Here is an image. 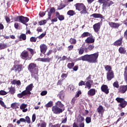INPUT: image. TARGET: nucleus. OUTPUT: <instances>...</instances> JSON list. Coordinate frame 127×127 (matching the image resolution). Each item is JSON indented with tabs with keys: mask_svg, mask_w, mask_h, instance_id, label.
I'll return each instance as SVG.
<instances>
[{
	"mask_svg": "<svg viewBox=\"0 0 127 127\" xmlns=\"http://www.w3.org/2000/svg\"><path fill=\"white\" fill-rule=\"evenodd\" d=\"M29 71L31 72H38V67L36 64L34 63H31L29 65L28 68Z\"/></svg>",
	"mask_w": 127,
	"mask_h": 127,
	"instance_id": "nucleus-6",
	"label": "nucleus"
},
{
	"mask_svg": "<svg viewBox=\"0 0 127 127\" xmlns=\"http://www.w3.org/2000/svg\"><path fill=\"white\" fill-rule=\"evenodd\" d=\"M95 47V46L93 45H89L88 46V47L87 48V50H93V49H94V48Z\"/></svg>",
	"mask_w": 127,
	"mask_h": 127,
	"instance_id": "nucleus-44",
	"label": "nucleus"
},
{
	"mask_svg": "<svg viewBox=\"0 0 127 127\" xmlns=\"http://www.w3.org/2000/svg\"><path fill=\"white\" fill-rule=\"evenodd\" d=\"M47 91H43L41 93V96H45V95H47Z\"/></svg>",
	"mask_w": 127,
	"mask_h": 127,
	"instance_id": "nucleus-55",
	"label": "nucleus"
},
{
	"mask_svg": "<svg viewBox=\"0 0 127 127\" xmlns=\"http://www.w3.org/2000/svg\"><path fill=\"white\" fill-rule=\"evenodd\" d=\"M8 92H6L4 90H0V95L1 96H4L5 95H6L7 94Z\"/></svg>",
	"mask_w": 127,
	"mask_h": 127,
	"instance_id": "nucleus-45",
	"label": "nucleus"
},
{
	"mask_svg": "<svg viewBox=\"0 0 127 127\" xmlns=\"http://www.w3.org/2000/svg\"><path fill=\"white\" fill-rule=\"evenodd\" d=\"M69 42L71 44H76V43L77 42V41H76V39L71 38L69 40Z\"/></svg>",
	"mask_w": 127,
	"mask_h": 127,
	"instance_id": "nucleus-42",
	"label": "nucleus"
},
{
	"mask_svg": "<svg viewBox=\"0 0 127 127\" xmlns=\"http://www.w3.org/2000/svg\"><path fill=\"white\" fill-rule=\"evenodd\" d=\"M67 14L68 15H70V16H73V15H75V14H76V13L75 12V11L73 10H69L67 11Z\"/></svg>",
	"mask_w": 127,
	"mask_h": 127,
	"instance_id": "nucleus-27",
	"label": "nucleus"
},
{
	"mask_svg": "<svg viewBox=\"0 0 127 127\" xmlns=\"http://www.w3.org/2000/svg\"><path fill=\"white\" fill-rule=\"evenodd\" d=\"M81 60L82 61H86V55L81 56L76 59V61H81Z\"/></svg>",
	"mask_w": 127,
	"mask_h": 127,
	"instance_id": "nucleus-29",
	"label": "nucleus"
},
{
	"mask_svg": "<svg viewBox=\"0 0 127 127\" xmlns=\"http://www.w3.org/2000/svg\"><path fill=\"white\" fill-rule=\"evenodd\" d=\"M40 48L41 53H43V54H44L47 50V46L45 44L41 45L40 46Z\"/></svg>",
	"mask_w": 127,
	"mask_h": 127,
	"instance_id": "nucleus-14",
	"label": "nucleus"
},
{
	"mask_svg": "<svg viewBox=\"0 0 127 127\" xmlns=\"http://www.w3.org/2000/svg\"><path fill=\"white\" fill-rule=\"evenodd\" d=\"M87 10L86 9V6L83 8L80 12V13L81 14H86V13H87Z\"/></svg>",
	"mask_w": 127,
	"mask_h": 127,
	"instance_id": "nucleus-36",
	"label": "nucleus"
},
{
	"mask_svg": "<svg viewBox=\"0 0 127 127\" xmlns=\"http://www.w3.org/2000/svg\"><path fill=\"white\" fill-rule=\"evenodd\" d=\"M28 51H30L31 55L30 56H33V54H34V51H33V49H30V48H27V49Z\"/></svg>",
	"mask_w": 127,
	"mask_h": 127,
	"instance_id": "nucleus-41",
	"label": "nucleus"
},
{
	"mask_svg": "<svg viewBox=\"0 0 127 127\" xmlns=\"http://www.w3.org/2000/svg\"><path fill=\"white\" fill-rule=\"evenodd\" d=\"M55 12V8L54 7H52L50 9V12H48L49 19H50V17L51 16V13Z\"/></svg>",
	"mask_w": 127,
	"mask_h": 127,
	"instance_id": "nucleus-28",
	"label": "nucleus"
},
{
	"mask_svg": "<svg viewBox=\"0 0 127 127\" xmlns=\"http://www.w3.org/2000/svg\"><path fill=\"white\" fill-rule=\"evenodd\" d=\"M78 65H75L74 68H73V71H77L78 70Z\"/></svg>",
	"mask_w": 127,
	"mask_h": 127,
	"instance_id": "nucleus-63",
	"label": "nucleus"
},
{
	"mask_svg": "<svg viewBox=\"0 0 127 127\" xmlns=\"http://www.w3.org/2000/svg\"><path fill=\"white\" fill-rule=\"evenodd\" d=\"M97 112L99 113V114H101V115L103 114L104 112H105V110H104V108L102 106H99V107L97 109Z\"/></svg>",
	"mask_w": 127,
	"mask_h": 127,
	"instance_id": "nucleus-24",
	"label": "nucleus"
},
{
	"mask_svg": "<svg viewBox=\"0 0 127 127\" xmlns=\"http://www.w3.org/2000/svg\"><path fill=\"white\" fill-rule=\"evenodd\" d=\"M26 94V91H23L21 93H19L17 94L18 98H22L23 96H25Z\"/></svg>",
	"mask_w": 127,
	"mask_h": 127,
	"instance_id": "nucleus-31",
	"label": "nucleus"
},
{
	"mask_svg": "<svg viewBox=\"0 0 127 127\" xmlns=\"http://www.w3.org/2000/svg\"><path fill=\"white\" fill-rule=\"evenodd\" d=\"M92 16L95 18H103V15L98 13H94L92 15Z\"/></svg>",
	"mask_w": 127,
	"mask_h": 127,
	"instance_id": "nucleus-23",
	"label": "nucleus"
},
{
	"mask_svg": "<svg viewBox=\"0 0 127 127\" xmlns=\"http://www.w3.org/2000/svg\"><path fill=\"white\" fill-rule=\"evenodd\" d=\"M17 105L16 103H13L11 105V107L12 109H18V106Z\"/></svg>",
	"mask_w": 127,
	"mask_h": 127,
	"instance_id": "nucleus-35",
	"label": "nucleus"
},
{
	"mask_svg": "<svg viewBox=\"0 0 127 127\" xmlns=\"http://www.w3.org/2000/svg\"><path fill=\"white\" fill-rule=\"evenodd\" d=\"M74 65H75V64H74V63H68L67 64V67L69 69H72L73 67H74Z\"/></svg>",
	"mask_w": 127,
	"mask_h": 127,
	"instance_id": "nucleus-34",
	"label": "nucleus"
},
{
	"mask_svg": "<svg viewBox=\"0 0 127 127\" xmlns=\"http://www.w3.org/2000/svg\"><path fill=\"white\" fill-rule=\"evenodd\" d=\"M13 70H15V72H18L19 73L21 70H22V65L21 64H17L14 65L13 67Z\"/></svg>",
	"mask_w": 127,
	"mask_h": 127,
	"instance_id": "nucleus-11",
	"label": "nucleus"
},
{
	"mask_svg": "<svg viewBox=\"0 0 127 127\" xmlns=\"http://www.w3.org/2000/svg\"><path fill=\"white\" fill-rule=\"evenodd\" d=\"M58 17L59 20H64V16L62 15H60Z\"/></svg>",
	"mask_w": 127,
	"mask_h": 127,
	"instance_id": "nucleus-53",
	"label": "nucleus"
},
{
	"mask_svg": "<svg viewBox=\"0 0 127 127\" xmlns=\"http://www.w3.org/2000/svg\"><path fill=\"white\" fill-rule=\"evenodd\" d=\"M85 121H86V124H90V123H91V117H86Z\"/></svg>",
	"mask_w": 127,
	"mask_h": 127,
	"instance_id": "nucleus-47",
	"label": "nucleus"
},
{
	"mask_svg": "<svg viewBox=\"0 0 127 127\" xmlns=\"http://www.w3.org/2000/svg\"><path fill=\"white\" fill-rule=\"evenodd\" d=\"M64 98V94H60V99L61 100H63Z\"/></svg>",
	"mask_w": 127,
	"mask_h": 127,
	"instance_id": "nucleus-60",
	"label": "nucleus"
},
{
	"mask_svg": "<svg viewBox=\"0 0 127 127\" xmlns=\"http://www.w3.org/2000/svg\"><path fill=\"white\" fill-rule=\"evenodd\" d=\"M26 107H27V105L23 103L21 105L20 107V109H21V110H23L24 109H25V108H26Z\"/></svg>",
	"mask_w": 127,
	"mask_h": 127,
	"instance_id": "nucleus-46",
	"label": "nucleus"
},
{
	"mask_svg": "<svg viewBox=\"0 0 127 127\" xmlns=\"http://www.w3.org/2000/svg\"><path fill=\"white\" fill-rule=\"evenodd\" d=\"M119 91L122 94H125V92H127V85H123L121 86Z\"/></svg>",
	"mask_w": 127,
	"mask_h": 127,
	"instance_id": "nucleus-19",
	"label": "nucleus"
},
{
	"mask_svg": "<svg viewBox=\"0 0 127 127\" xmlns=\"http://www.w3.org/2000/svg\"><path fill=\"white\" fill-rule=\"evenodd\" d=\"M86 43H94L95 42V39L92 37H88L85 40Z\"/></svg>",
	"mask_w": 127,
	"mask_h": 127,
	"instance_id": "nucleus-21",
	"label": "nucleus"
},
{
	"mask_svg": "<svg viewBox=\"0 0 127 127\" xmlns=\"http://www.w3.org/2000/svg\"><path fill=\"white\" fill-rule=\"evenodd\" d=\"M67 76H68L67 74L63 73V74L62 75V78H67Z\"/></svg>",
	"mask_w": 127,
	"mask_h": 127,
	"instance_id": "nucleus-61",
	"label": "nucleus"
},
{
	"mask_svg": "<svg viewBox=\"0 0 127 127\" xmlns=\"http://www.w3.org/2000/svg\"><path fill=\"white\" fill-rule=\"evenodd\" d=\"M52 127H60V125L59 124H56L55 125H53Z\"/></svg>",
	"mask_w": 127,
	"mask_h": 127,
	"instance_id": "nucleus-64",
	"label": "nucleus"
},
{
	"mask_svg": "<svg viewBox=\"0 0 127 127\" xmlns=\"http://www.w3.org/2000/svg\"><path fill=\"white\" fill-rule=\"evenodd\" d=\"M84 52H85V53H88V52H89L88 48L81 47L79 50V54L80 55H82V54H83Z\"/></svg>",
	"mask_w": 127,
	"mask_h": 127,
	"instance_id": "nucleus-16",
	"label": "nucleus"
},
{
	"mask_svg": "<svg viewBox=\"0 0 127 127\" xmlns=\"http://www.w3.org/2000/svg\"><path fill=\"white\" fill-rule=\"evenodd\" d=\"M91 87H92V84L91 83H89V82H86V86L85 88H88V90H90L91 89Z\"/></svg>",
	"mask_w": 127,
	"mask_h": 127,
	"instance_id": "nucleus-43",
	"label": "nucleus"
},
{
	"mask_svg": "<svg viewBox=\"0 0 127 127\" xmlns=\"http://www.w3.org/2000/svg\"><path fill=\"white\" fill-rule=\"evenodd\" d=\"M74 5L75 6L76 10H78V11H81V10H82V9L85 7L84 4L82 3H77Z\"/></svg>",
	"mask_w": 127,
	"mask_h": 127,
	"instance_id": "nucleus-10",
	"label": "nucleus"
},
{
	"mask_svg": "<svg viewBox=\"0 0 127 127\" xmlns=\"http://www.w3.org/2000/svg\"><path fill=\"white\" fill-rule=\"evenodd\" d=\"M20 57L24 60H30V59L32 58V56H30L29 54H28V52L26 51H24L22 52Z\"/></svg>",
	"mask_w": 127,
	"mask_h": 127,
	"instance_id": "nucleus-4",
	"label": "nucleus"
},
{
	"mask_svg": "<svg viewBox=\"0 0 127 127\" xmlns=\"http://www.w3.org/2000/svg\"><path fill=\"white\" fill-rule=\"evenodd\" d=\"M26 122H27V124L30 123V118H29V117L27 116L26 117Z\"/></svg>",
	"mask_w": 127,
	"mask_h": 127,
	"instance_id": "nucleus-54",
	"label": "nucleus"
},
{
	"mask_svg": "<svg viewBox=\"0 0 127 127\" xmlns=\"http://www.w3.org/2000/svg\"><path fill=\"white\" fill-rule=\"evenodd\" d=\"M88 96H94L96 95V89H90L87 93Z\"/></svg>",
	"mask_w": 127,
	"mask_h": 127,
	"instance_id": "nucleus-20",
	"label": "nucleus"
},
{
	"mask_svg": "<svg viewBox=\"0 0 127 127\" xmlns=\"http://www.w3.org/2000/svg\"><path fill=\"white\" fill-rule=\"evenodd\" d=\"M119 52L121 54H126V53H127V51L126 50V48H125L124 47L119 48Z\"/></svg>",
	"mask_w": 127,
	"mask_h": 127,
	"instance_id": "nucleus-22",
	"label": "nucleus"
},
{
	"mask_svg": "<svg viewBox=\"0 0 127 127\" xmlns=\"http://www.w3.org/2000/svg\"><path fill=\"white\" fill-rule=\"evenodd\" d=\"M79 125H78V122L77 121V123H74L73 125V127H79Z\"/></svg>",
	"mask_w": 127,
	"mask_h": 127,
	"instance_id": "nucleus-62",
	"label": "nucleus"
},
{
	"mask_svg": "<svg viewBox=\"0 0 127 127\" xmlns=\"http://www.w3.org/2000/svg\"><path fill=\"white\" fill-rule=\"evenodd\" d=\"M90 34L88 32H84L82 34V37H86L87 36H90Z\"/></svg>",
	"mask_w": 127,
	"mask_h": 127,
	"instance_id": "nucleus-39",
	"label": "nucleus"
},
{
	"mask_svg": "<svg viewBox=\"0 0 127 127\" xmlns=\"http://www.w3.org/2000/svg\"><path fill=\"white\" fill-rule=\"evenodd\" d=\"M83 122H84V117L80 116L77 119V125L79 127H85V124Z\"/></svg>",
	"mask_w": 127,
	"mask_h": 127,
	"instance_id": "nucleus-8",
	"label": "nucleus"
},
{
	"mask_svg": "<svg viewBox=\"0 0 127 127\" xmlns=\"http://www.w3.org/2000/svg\"><path fill=\"white\" fill-rule=\"evenodd\" d=\"M15 21H19L23 24H26L27 22L29 21V19L27 17H24L23 16H18L15 19Z\"/></svg>",
	"mask_w": 127,
	"mask_h": 127,
	"instance_id": "nucleus-2",
	"label": "nucleus"
},
{
	"mask_svg": "<svg viewBox=\"0 0 127 127\" xmlns=\"http://www.w3.org/2000/svg\"><path fill=\"white\" fill-rule=\"evenodd\" d=\"M107 78L108 81H111L112 79L115 78V75L114 74V71H110L107 73Z\"/></svg>",
	"mask_w": 127,
	"mask_h": 127,
	"instance_id": "nucleus-12",
	"label": "nucleus"
},
{
	"mask_svg": "<svg viewBox=\"0 0 127 127\" xmlns=\"http://www.w3.org/2000/svg\"><path fill=\"white\" fill-rule=\"evenodd\" d=\"M33 88V84H30L26 88V90H24V92H26V94L27 95H30L31 94V92L30 91H32V89Z\"/></svg>",
	"mask_w": 127,
	"mask_h": 127,
	"instance_id": "nucleus-9",
	"label": "nucleus"
},
{
	"mask_svg": "<svg viewBox=\"0 0 127 127\" xmlns=\"http://www.w3.org/2000/svg\"><path fill=\"white\" fill-rule=\"evenodd\" d=\"M37 38H38V37L35 38V37H32L30 38V41H31L32 42H36V40H37Z\"/></svg>",
	"mask_w": 127,
	"mask_h": 127,
	"instance_id": "nucleus-49",
	"label": "nucleus"
},
{
	"mask_svg": "<svg viewBox=\"0 0 127 127\" xmlns=\"http://www.w3.org/2000/svg\"><path fill=\"white\" fill-rule=\"evenodd\" d=\"M9 92L11 93V94L13 95V94L15 93V88H14V87H11V88L9 89Z\"/></svg>",
	"mask_w": 127,
	"mask_h": 127,
	"instance_id": "nucleus-38",
	"label": "nucleus"
},
{
	"mask_svg": "<svg viewBox=\"0 0 127 127\" xmlns=\"http://www.w3.org/2000/svg\"><path fill=\"white\" fill-rule=\"evenodd\" d=\"M35 120H36V116H35V114H33L32 116V122L33 123H34L35 122Z\"/></svg>",
	"mask_w": 127,
	"mask_h": 127,
	"instance_id": "nucleus-56",
	"label": "nucleus"
},
{
	"mask_svg": "<svg viewBox=\"0 0 127 127\" xmlns=\"http://www.w3.org/2000/svg\"><path fill=\"white\" fill-rule=\"evenodd\" d=\"M122 44H123V38H121L119 40H118L114 43L115 46H121Z\"/></svg>",
	"mask_w": 127,
	"mask_h": 127,
	"instance_id": "nucleus-18",
	"label": "nucleus"
},
{
	"mask_svg": "<svg viewBox=\"0 0 127 127\" xmlns=\"http://www.w3.org/2000/svg\"><path fill=\"white\" fill-rule=\"evenodd\" d=\"M85 81L81 80L78 83V86H85Z\"/></svg>",
	"mask_w": 127,
	"mask_h": 127,
	"instance_id": "nucleus-51",
	"label": "nucleus"
},
{
	"mask_svg": "<svg viewBox=\"0 0 127 127\" xmlns=\"http://www.w3.org/2000/svg\"><path fill=\"white\" fill-rule=\"evenodd\" d=\"M101 90L105 94H108L109 93V87L106 85L103 84L101 86Z\"/></svg>",
	"mask_w": 127,
	"mask_h": 127,
	"instance_id": "nucleus-15",
	"label": "nucleus"
},
{
	"mask_svg": "<svg viewBox=\"0 0 127 127\" xmlns=\"http://www.w3.org/2000/svg\"><path fill=\"white\" fill-rule=\"evenodd\" d=\"M38 61H41V62H47L49 63L50 61H52V58H39Z\"/></svg>",
	"mask_w": 127,
	"mask_h": 127,
	"instance_id": "nucleus-17",
	"label": "nucleus"
},
{
	"mask_svg": "<svg viewBox=\"0 0 127 127\" xmlns=\"http://www.w3.org/2000/svg\"><path fill=\"white\" fill-rule=\"evenodd\" d=\"M113 86H114V87H115V88H119V82L116 81V82H114Z\"/></svg>",
	"mask_w": 127,
	"mask_h": 127,
	"instance_id": "nucleus-50",
	"label": "nucleus"
},
{
	"mask_svg": "<svg viewBox=\"0 0 127 127\" xmlns=\"http://www.w3.org/2000/svg\"><path fill=\"white\" fill-rule=\"evenodd\" d=\"M46 22H47L46 20H42L39 22V25H44V24H46Z\"/></svg>",
	"mask_w": 127,
	"mask_h": 127,
	"instance_id": "nucleus-40",
	"label": "nucleus"
},
{
	"mask_svg": "<svg viewBox=\"0 0 127 127\" xmlns=\"http://www.w3.org/2000/svg\"><path fill=\"white\" fill-rule=\"evenodd\" d=\"M20 38L23 39V40H25L26 39V35L24 34H22L20 36Z\"/></svg>",
	"mask_w": 127,
	"mask_h": 127,
	"instance_id": "nucleus-48",
	"label": "nucleus"
},
{
	"mask_svg": "<svg viewBox=\"0 0 127 127\" xmlns=\"http://www.w3.org/2000/svg\"><path fill=\"white\" fill-rule=\"evenodd\" d=\"M46 35V34L45 33H42V34H41L38 37V38L39 39H41L42 38H43V37H45V36Z\"/></svg>",
	"mask_w": 127,
	"mask_h": 127,
	"instance_id": "nucleus-52",
	"label": "nucleus"
},
{
	"mask_svg": "<svg viewBox=\"0 0 127 127\" xmlns=\"http://www.w3.org/2000/svg\"><path fill=\"white\" fill-rule=\"evenodd\" d=\"M99 57V53H94L91 55H85L86 61L89 63H96Z\"/></svg>",
	"mask_w": 127,
	"mask_h": 127,
	"instance_id": "nucleus-1",
	"label": "nucleus"
},
{
	"mask_svg": "<svg viewBox=\"0 0 127 127\" xmlns=\"http://www.w3.org/2000/svg\"><path fill=\"white\" fill-rule=\"evenodd\" d=\"M116 100L117 101L118 103H120L119 104L120 107H121V108H125V107L127 105V102L125 100V99L117 97L116 99Z\"/></svg>",
	"mask_w": 127,
	"mask_h": 127,
	"instance_id": "nucleus-5",
	"label": "nucleus"
},
{
	"mask_svg": "<svg viewBox=\"0 0 127 127\" xmlns=\"http://www.w3.org/2000/svg\"><path fill=\"white\" fill-rule=\"evenodd\" d=\"M61 85H62V80H58V83H57V85L61 86Z\"/></svg>",
	"mask_w": 127,
	"mask_h": 127,
	"instance_id": "nucleus-59",
	"label": "nucleus"
},
{
	"mask_svg": "<svg viewBox=\"0 0 127 127\" xmlns=\"http://www.w3.org/2000/svg\"><path fill=\"white\" fill-rule=\"evenodd\" d=\"M110 26L112 27V28H115V29H118L120 26H121V24L119 23H115V22H111L109 23Z\"/></svg>",
	"mask_w": 127,
	"mask_h": 127,
	"instance_id": "nucleus-13",
	"label": "nucleus"
},
{
	"mask_svg": "<svg viewBox=\"0 0 127 127\" xmlns=\"http://www.w3.org/2000/svg\"><path fill=\"white\" fill-rule=\"evenodd\" d=\"M106 70L108 72L107 73H110V72H113L112 70V67L110 65H106L105 66Z\"/></svg>",
	"mask_w": 127,
	"mask_h": 127,
	"instance_id": "nucleus-30",
	"label": "nucleus"
},
{
	"mask_svg": "<svg viewBox=\"0 0 127 127\" xmlns=\"http://www.w3.org/2000/svg\"><path fill=\"white\" fill-rule=\"evenodd\" d=\"M52 110L53 112V114H55V115H59L60 114L63 113V112L64 111V109L58 107L55 105L52 107Z\"/></svg>",
	"mask_w": 127,
	"mask_h": 127,
	"instance_id": "nucleus-3",
	"label": "nucleus"
},
{
	"mask_svg": "<svg viewBox=\"0 0 127 127\" xmlns=\"http://www.w3.org/2000/svg\"><path fill=\"white\" fill-rule=\"evenodd\" d=\"M7 46L5 44H0V50L1 49H4V48H6Z\"/></svg>",
	"mask_w": 127,
	"mask_h": 127,
	"instance_id": "nucleus-37",
	"label": "nucleus"
},
{
	"mask_svg": "<svg viewBox=\"0 0 127 127\" xmlns=\"http://www.w3.org/2000/svg\"><path fill=\"white\" fill-rule=\"evenodd\" d=\"M69 90L72 92V91L74 90V86L73 85H69Z\"/></svg>",
	"mask_w": 127,
	"mask_h": 127,
	"instance_id": "nucleus-58",
	"label": "nucleus"
},
{
	"mask_svg": "<svg viewBox=\"0 0 127 127\" xmlns=\"http://www.w3.org/2000/svg\"><path fill=\"white\" fill-rule=\"evenodd\" d=\"M31 76L33 78H34L35 79H37V77L38 76V71H33L31 72Z\"/></svg>",
	"mask_w": 127,
	"mask_h": 127,
	"instance_id": "nucleus-26",
	"label": "nucleus"
},
{
	"mask_svg": "<svg viewBox=\"0 0 127 127\" xmlns=\"http://www.w3.org/2000/svg\"><path fill=\"white\" fill-rule=\"evenodd\" d=\"M102 3H103V5H102V8L103 9H106L107 8V6H108V5H109L108 2L105 1L104 2H103Z\"/></svg>",
	"mask_w": 127,
	"mask_h": 127,
	"instance_id": "nucleus-33",
	"label": "nucleus"
},
{
	"mask_svg": "<svg viewBox=\"0 0 127 127\" xmlns=\"http://www.w3.org/2000/svg\"><path fill=\"white\" fill-rule=\"evenodd\" d=\"M55 105L56 107H58V108H60V109L64 107V105H63L61 101H58L57 103H56Z\"/></svg>",
	"mask_w": 127,
	"mask_h": 127,
	"instance_id": "nucleus-25",
	"label": "nucleus"
},
{
	"mask_svg": "<svg viewBox=\"0 0 127 127\" xmlns=\"http://www.w3.org/2000/svg\"><path fill=\"white\" fill-rule=\"evenodd\" d=\"M0 105L2 106V107H3V108H5V105H4V103L3 101L0 100Z\"/></svg>",
	"mask_w": 127,
	"mask_h": 127,
	"instance_id": "nucleus-57",
	"label": "nucleus"
},
{
	"mask_svg": "<svg viewBox=\"0 0 127 127\" xmlns=\"http://www.w3.org/2000/svg\"><path fill=\"white\" fill-rule=\"evenodd\" d=\"M52 106H53V101H50L45 106L47 108H51Z\"/></svg>",
	"mask_w": 127,
	"mask_h": 127,
	"instance_id": "nucleus-32",
	"label": "nucleus"
},
{
	"mask_svg": "<svg viewBox=\"0 0 127 127\" xmlns=\"http://www.w3.org/2000/svg\"><path fill=\"white\" fill-rule=\"evenodd\" d=\"M101 25H102V23L101 22H98L93 25V29L95 32L98 33L99 31H100V29H101Z\"/></svg>",
	"mask_w": 127,
	"mask_h": 127,
	"instance_id": "nucleus-7",
	"label": "nucleus"
}]
</instances>
